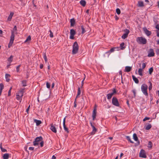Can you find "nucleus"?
Listing matches in <instances>:
<instances>
[{"label":"nucleus","instance_id":"f257e3e1","mask_svg":"<svg viewBox=\"0 0 159 159\" xmlns=\"http://www.w3.org/2000/svg\"><path fill=\"white\" fill-rule=\"evenodd\" d=\"M17 31V27L16 25L14 26L13 30H11V34L10 37V40L8 44V47L10 48L12 45L13 43L15 37V33H17L16 32Z\"/></svg>","mask_w":159,"mask_h":159},{"label":"nucleus","instance_id":"f03ea898","mask_svg":"<svg viewBox=\"0 0 159 159\" xmlns=\"http://www.w3.org/2000/svg\"><path fill=\"white\" fill-rule=\"evenodd\" d=\"M79 46L76 42H75L73 45V50L72 51V53L73 54L77 53L78 51Z\"/></svg>","mask_w":159,"mask_h":159},{"label":"nucleus","instance_id":"7ed1b4c3","mask_svg":"<svg viewBox=\"0 0 159 159\" xmlns=\"http://www.w3.org/2000/svg\"><path fill=\"white\" fill-rule=\"evenodd\" d=\"M141 91L143 93V94L145 96H148V93L147 92V89H148V86L147 85L145 84H143L141 87Z\"/></svg>","mask_w":159,"mask_h":159},{"label":"nucleus","instance_id":"20e7f679","mask_svg":"<svg viewBox=\"0 0 159 159\" xmlns=\"http://www.w3.org/2000/svg\"><path fill=\"white\" fill-rule=\"evenodd\" d=\"M136 41L140 44H145L147 43L146 39L143 37H139L137 38Z\"/></svg>","mask_w":159,"mask_h":159},{"label":"nucleus","instance_id":"39448f33","mask_svg":"<svg viewBox=\"0 0 159 159\" xmlns=\"http://www.w3.org/2000/svg\"><path fill=\"white\" fill-rule=\"evenodd\" d=\"M35 140L33 142V145L34 146L38 145L39 144V142L40 141H42L43 140V138L41 136L37 137L35 139Z\"/></svg>","mask_w":159,"mask_h":159},{"label":"nucleus","instance_id":"423d86ee","mask_svg":"<svg viewBox=\"0 0 159 159\" xmlns=\"http://www.w3.org/2000/svg\"><path fill=\"white\" fill-rule=\"evenodd\" d=\"M112 103L113 105L117 107H119L120 106V104L118 100L116 97H114L112 98Z\"/></svg>","mask_w":159,"mask_h":159},{"label":"nucleus","instance_id":"0eeeda50","mask_svg":"<svg viewBox=\"0 0 159 159\" xmlns=\"http://www.w3.org/2000/svg\"><path fill=\"white\" fill-rule=\"evenodd\" d=\"M124 32H125L123 35L121 36V38L124 39H125L128 37V34L129 32V31L127 29H125L124 30Z\"/></svg>","mask_w":159,"mask_h":159},{"label":"nucleus","instance_id":"6e6552de","mask_svg":"<svg viewBox=\"0 0 159 159\" xmlns=\"http://www.w3.org/2000/svg\"><path fill=\"white\" fill-rule=\"evenodd\" d=\"M139 156L140 157L145 158L147 157L145 151L143 149L141 150L139 153Z\"/></svg>","mask_w":159,"mask_h":159},{"label":"nucleus","instance_id":"1a4fd4ad","mask_svg":"<svg viewBox=\"0 0 159 159\" xmlns=\"http://www.w3.org/2000/svg\"><path fill=\"white\" fill-rule=\"evenodd\" d=\"M143 30L145 34L148 36H149L151 34V32L150 31L148 30L146 27H144L143 28Z\"/></svg>","mask_w":159,"mask_h":159},{"label":"nucleus","instance_id":"9d476101","mask_svg":"<svg viewBox=\"0 0 159 159\" xmlns=\"http://www.w3.org/2000/svg\"><path fill=\"white\" fill-rule=\"evenodd\" d=\"M154 54L153 50L152 48L150 49L148 52V57H152L154 56Z\"/></svg>","mask_w":159,"mask_h":159},{"label":"nucleus","instance_id":"9b49d317","mask_svg":"<svg viewBox=\"0 0 159 159\" xmlns=\"http://www.w3.org/2000/svg\"><path fill=\"white\" fill-rule=\"evenodd\" d=\"M63 126L64 130L67 133H68L69 132V131L68 130V128L66 126V118H64L63 119Z\"/></svg>","mask_w":159,"mask_h":159},{"label":"nucleus","instance_id":"f8f14e48","mask_svg":"<svg viewBox=\"0 0 159 159\" xmlns=\"http://www.w3.org/2000/svg\"><path fill=\"white\" fill-rule=\"evenodd\" d=\"M133 138L134 140L136 141L137 142V144L138 145H139L140 144V142L138 140V138L137 136V134H136L134 133L133 135Z\"/></svg>","mask_w":159,"mask_h":159},{"label":"nucleus","instance_id":"ddd939ff","mask_svg":"<svg viewBox=\"0 0 159 159\" xmlns=\"http://www.w3.org/2000/svg\"><path fill=\"white\" fill-rule=\"evenodd\" d=\"M96 107H94L93 109L92 114L93 120L95 119V118L96 117Z\"/></svg>","mask_w":159,"mask_h":159},{"label":"nucleus","instance_id":"4468645a","mask_svg":"<svg viewBox=\"0 0 159 159\" xmlns=\"http://www.w3.org/2000/svg\"><path fill=\"white\" fill-rule=\"evenodd\" d=\"M50 129L53 132L55 133H56L57 132V130L56 129V127L54 126V125H53L52 124L51 125Z\"/></svg>","mask_w":159,"mask_h":159},{"label":"nucleus","instance_id":"2eb2a0df","mask_svg":"<svg viewBox=\"0 0 159 159\" xmlns=\"http://www.w3.org/2000/svg\"><path fill=\"white\" fill-rule=\"evenodd\" d=\"M23 96V94L22 93H21V94H20V95L19 94H16V98L17 100H20V102H21V98Z\"/></svg>","mask_w":159,"mask_h":159},{"label":"nucleus","instance_id":"dca6fc26","mask_svg":"<svg viewBox=\"0 0 159 159\" xmlns=\"http://www.w3.org/2000/svg\"><path fill=\"white\" fill-rule=\"evenodd\" d=\"M75 20L74 18L71 19L70 20V26H74L75 24Z\"/></svg>","mask_w":159,"mask_h":159},{"label":"nucleus","instance_id":"f3484780","mask_svg":"<svg viewBox=\"0 0 159 159\" xmlns=\"http://www.w3.org/2000/svg\"><path fill=\"white\" fill-rule=\"evenodd\" d=\"M132 78H133V80L136 83L138 84L139 83V80L137 78H136L135 76L132 75Z\"/></svg>","mask_w":159,"mask_h":159},{"label":"nucleus","instance_id":"a211bd4d","mask_svg":"<svg viewBox=\"0 0 159 159\" xmlns=\"http://www.w3.org/2000/svg\"><path fill=\"white\" fill-rule=\"evenodd\" d=\"M155 28L157 29L156 30L157 36V37H159V24L157 25Z\"/></svg>","mask_w":159,"mask_h":159},{"label":"nucleus","instance_id":"6ab92c4d","mask_svg":"<svg viewBox=\"0 0 159 159\" xmlns=\"http://www.w3.org/2000/svg\"><path fill=\"white\" fill-rule=\"evenodd\" d=\"M132 69V67L130 66H126L125 67V71L129 72L131 71Z\"/></svg>","mask_w":159,"mask_h":159},{"label":"nucleus","instance_id":"aec40b11","mask_svg":"<svg viewBox=\"0 0 159 159\" xmlns=\"http://www.w3.org/2000/svg\"><path fill=\"white\" fill-rule=\"evenodd\" d=\"M9 157V154L8 153H5L2 156L3 159H8Z\"/></svg>","mask_w":159,"mask_h":159},{"label":"nucleus","instance_id":"412c9836","mask_svg":"<svg viewBox=\"0 0 159 159\" xmlns=\"http://www.w3.org/2000/svg\"><path fill=\"white\" fill-rule=\"evenodd\" d=\"M34 122L36 123V125L37 126L40 125L42 123L41 121L40 120H37L36 119L34 120Z\"/></svg>","mask_w":159,"mask_h":159},{"label":"nucleus","instance_id":"4be33fe9","mask_svg":"<svg viewBox=\"0 0 159 159\" xmlns=\"http://www.w3.org/2000/svg\"><path fill=\"white\" fill-rule=\"evenodd\" d=\"M14 14V13L13 12H11L10 14L9 15V16L8 17L7 20L9 21H10L11 20V19L12 18V17Z\"/></svg>","mask_w":159,"mask_h":159},{"label":"nucleus","instance_id":"5701e85b","mask_svg":"<svg viewBox=\"0 0 159 159\" xmlns=\"http://www.w3.org/2000/svg\"><path fill=\"white\" fill-rule=\"evenodd\" d=\"M145 129L146 130L149 129L151 127L152 125L151 124H148L145 126Z\"/></svg>","mask_w":159,"mask_h":159},{"label":"nucleus","instance_id":"b1692460","mask_svg":"<svg viewBox=\"0 0 159 159\" xmlns=\"http://www.w3.org/2000/svg\"><path fill=\"white\" fill-rule=\"evenodd\" d=\"M80 4L83 7L85 6L86 2L84 0H81L80 1Z\"/></svg>","mask_w":159,"mask_h":159},{"label":"nucleus","instance_id":"393cba45","mask_svg":"<svg viewBox=\"0 0 159 159\" xmlns=\"http://www.w3.org/2000/svg\"><path fill=\"white\" fill-rule=\"evenodd\" d=\"M138 5L139 7H143L144 6L143 2L142 1H139Z\"/></svg>","mask_w":159,"mask_h":159},{"label":"nucleus","instance_id":"a878e982","mask_svg":"<svg viewBox=\"0 0 159 159\" xmlns=\"http://www.w3.org/2000/svg\"><path fill=\"white\" fill-rule=\"evenodd\" d=\"M10 75L7 74H6L5 75V78L6 79V80L7 82H8L10 80L9 77H10Z\"/></svg>","mask_w":159,"mask_h":159},{"label":"nucleus","instance_id":"bb28decb","mask_svg":"<svg viewBox=\"0 0 159 159\" xmlns=\"http://www.w3.org/2000/svg\"><path fill=\"white\" fill-rule=\"evenodd\" d=\"M70 35H75L76 34V32L75 31V30L73 29H71L70 30Z\"/></svg>","mask_w":159,"mask_h":159},{"label":"nucleus","instance_id":"cd10ccee","mask_svg":"<svg viewBox=\"0 0 159 159\" xmlns=\"http://www.w3.org/2000/svg\"><path fill=\"white\" fill-rule=\"evenodd\" d=\"M92 128L93 129V131L91 133L93 134H95V133L97 131V129L95 128L94 126H92Z\"/></svg>","mask_w":159,"mask_h":159},{"label":"nucleus","instance_id":"c85d7f7f","mask_svg":"<svg viewBox=\"0 0 159 159\" xmlns=\"http://www.w3.org/2000/svg\"><path fill=\"white\" fill-rule=\"evenodd\" d=\"M124 45H125V43L123 42L122 43L120 44V45L121 49L123 50L125 48V47H124Z\"/></svg>","mask_w":159,"mask_h":159},{"label":"nucleus","instance_id":"c756f323","mask_svg":"<svg viewBox=\"0 0 159 159\" xmlns=\"http://www.w3.org/2000/svg\"><path fill=\"white\" fill-rule=\"evenodd\" d=\"M113 95V93H110L108 94L107 95V98L108 99H110Z\"/></svg>","mask_w":159,"mask_h":159},{"label":"nucleus","instance_id":"7c9ffc66","mask_svg":"<svg viewBox=\"0 0 159 159\" xmlns=\"http://www.w3.org/2000/svg\"><path fill=\"white\" fill-rule=\"evenodd\" d=\"M142 69L141 68H140L138 70V73L139 75L140 76H142L143 75V74L142 73Z\"/></svg>","mask_w":159,"mask_h":159},{"label":"nucleus","instance_id":"2f4dec72","mask_svg":"<svg viewBox=\"0 0 159 159\" xmlns=\"http://www.w3.org/2000/svg\"><path fill=\"white\" fill-rule=\"evenodd\" d=\"M126 139L128 140L131 143H134V142L131 140V138L129 136H126Z\"/></svg>","mask_w":159,"mask_h":159},{"label":"nucleus","instance_id":"473e14b6","mask_svg":"<svg viewBox=\"0 0 159 159\" xmlns=\"http://www.w3.org/2000/svg\"><path fill=\"white\" fill-rule=\"evenodd\" d=\"M152 142L151 141H149L148 142V147L149 148H152Z\"/></svg>","mask_w":159,"mask_h":159},{"label":"nucleus","instance_id":"72a5a7b5","mask_svg":"<svg viewBox=\"0 0 159 159\" xmlns=\"http://www.w3.org/2000/svg\"><path fill=\"white\" fill-rule=\"evenodd\" d=\"M13 56L11 55L10 56V57L8 58V61L10 63L12 61V59L13 58Z\"/></svg>","mask_w":159,"mask_h":159},{"label":"nucleus","instance_id":"f704fd0d","mask_svg":"<svg viewBox=\"0 0 159 159\" xmlns=\"http://www.w3.org/2000/svg\"><path fill=\"white\" fill-rule=\"evenodd\" d=\"M22 84L23 86H26V81L24 80L22 81Z\"/></svg>","mask_w":159,"mask_h":159},{"label":"nucleus","instance_id":"c9c22d12","mask_svg":"<svg viewBox=\"0 0 159 159\" xmlns=\"http://www.w3.org/2000/svg\"><path fill=\"white\" fill-rule=\"evenodd\" d=\"M43 58L44 59L45 62H46L47 61L48 59L45 53H44L43 54Z\"/></svg>","mask_w":159,"mask_h":159},{"label":"nucleus","instance_id":"e433bc0d","mask_svg":"<svg viewBox=\"0 0 159 159\" xmlns=\"http://www.w3.org/2000/svg\"><path fill=\"white\" fill-rule=\"evenodd\" d=\"M81 28L82 29V32L81 33L82 34H84L85 32V29L83 26H81Z\"/></svg>","mask_w":159,"mask_h":159},{"label":"nucleus","instance_id":"4c0bfd02","mask_svg":"<svg viewBox=\"0 0 159 159\" xmlns=\"http://www.w3.org/2000/svg\"><path fill=\"white\" fill-rule=\"evenodd\" d=\"M153 71V67H151L149 70V72L150 74H151Z\"/></svg>","mask_w":159,"mask_h":159},{"label":"nucleus","instance_id":"58836bf2","mask_svg":"<svg viewBox=\"0 0 159 159\" xmlns=\"http://www.w3.org/2000/svg\"><path fill=\"white\" fill-rule=\"evenodd\" d=\"M116 11L118 15H119L120 13V11L119 8H117L116 10Z\"/></svg>","mask_w":159,"mask_h":159},{"label":"nucleus","instance_id":"ea45409f","mask_svg":"<svg viewBox=\"0 0 159 159\" xmlns=\"http://www.w3.org/2000/svg\"><path fill=\"white\" fill-rule=\"evenodd\" d=\"M80 93H81V92H80V88H79L78 89L77 95L76 98H77L78 96H79L80 95Z\"/></svg>","mask_w":159,"mask_h":159},{"label":"nucleus","instance_id":"a19ab883","mask_svg":"<svg viewBox=\"0 0 159 159\" xmlns=\"http://www.w3.org/2000/svg\"><path fill=\"white\" fill-rule=\"evenodd\" d=\"M4 88V85L2 84H0V90H2Z\"/></svg>","mask_w":159,"mask_h":159},{"label":"nucleus","instance_id":"79ce46f5","mask_svg":"<svg viewBox=\"0 0 159 159\" xmlns=\"http://www.w3.org/2000/svg\"><path fill=\"white\" fill-rule=\"evenodd\" d=\"M0 148H1V150L2 152H5L7 151V150L4 148H3L2 147L1 145V146H0Z\"/></svg>","mask_w":159,"mask_h":159},{"label":"nucleus","instance_id":"37998d69","mask_svg":"<svg viewBox=\"0 0 159 159\" xmlns=\"http://www.w3.org/2000/svg\"><path fill=\"white\" fill-rule=\"evenodd\" d=\"M50 84L48 83V82H47L46 83V86L49 89L50 88Z\"/></svg>","mask_w":159,"mask_h":159},{"label":"nucleus","instance_id":"c03bdc74","mask_svg":"<svg viewBox=\"0 0 159 159\" xmlns=\"http://www.w3.org/2000/svg\"><path fill=\"white\" fill-rule=\"evenodd\" d=\"M31 40V37L30 36H28L27 38L26 39V40L25 41V42H27L28 41H30Z\"/></svg>","mask_w":159,"mask_h":159},{"label":"nucleus","instance_id":"a18cd8bd","mask_svg":"<svg viewBox=\"0 0 159 159\" xmlns=\"http://www.w3.org/2000/svg\"><path fill=\"white\" fill-rule=\"evenodd\" d=\"M116 93V89H115L114 88L113 89V92L111 93H113V95L114 94Z\"/></svg>","mask_w":159,"mask_h":159},{"label":"nucleus","instance_id":"49530a36","mask_svg":"<svg viewBox=\"0 0 159 159\" xmlns=\"http://www.w3.org/2000/svg\"><path fill=\"white\" fill-rule=\"evenodd\" d=\"M115 48H111L109 51V52H113L114 51V49H115Z\"/></svg>","mask_w":159,"mask_h":159},{"label":"nucleus","instance_id":"de8ad7c7","mask_svg":"<svg viewBox=\"0 0 159 159\" xmlns=\"http://www.w3.org/2000/svg\"><path fill=\"white\" fill-rule=\"evenodd\" d=\"M152 84L151 82H150V85L149 86V88H148L149 90H150L152 89Z\"/></svg>","mask_w":159,"mask_h":159},{"label":"nucleus","instance_id":"09e8293b","mask_svg":"<svg viewBox=\"0 0 159 159\" xmlns=\"http://www.w3.org/2000/svg\"><path fill=\"white\" fill-rule=\"evenodd\" d=\"M146 65L145 63H143L142 64V69H143L145 68L146 67Z\"/></svg>","mask_w":159,"mask_h":159},{"label":"nucleus","instance_id":"8fccbe9b","mask_svg":"<svg viewBox=\"0 0 159 159\" xmlns=\"http://www.w3.org/2000/svg\"><path fill=\"white\" fill-rule=\"evenodd\" d=\"M50 36L51 38H52L53 37V34L52 32L51 31V30H50Z\"/></svg>","mask_w":159,"mask_h":159},{"label":"nucleus","instance_id":"3c124183","mask_svg":"<svg viewBox=\"0 0 159 159\" xmlns=\"http://www.w3.org/2000/svg\"><path fill=\"white\" fill-rule=\"evenodd\" d=\"M12 89V87H11L8 92V96H10L11 95V90Z\"/></svg>","mask_w":159,"mask_h":159},{"label":"nucleus","instance_id":"603ef678","mask_svg":"<svg viewBox=\"0 0 159 159\" xmlns=\"http://www.w3.org/2000/svg\"><path fill=\"white\" fill-rule=\"evenodd\" d=\"M20 65H19L17 66L16 67V71L17 72H18L19 71V68L20 66Z\"/></svg>","mask_w":159,"mask_h":159},{"label":"nucleus","instance_id":"864d4df0","mask_svg":"<svg viewBox=\"0 0 159 159\" xmlns=\"http://www.w3.org/2000/svg\"><path fill=\"white\" fill-rule=\"evenodd\" d=\"M44 142L43 141H42L40 143V145L41 147H43V146Z\"/></svg>","mask_w":159,"mask_h":159},{"label":"nucleus","instance_id":"5fc2aeb1","mask_svg":"<svg viewBox=\"0 0 159 159\" xmlns=\"http://www.w3.org/2000/svg\"><path fill=\"white\" fill-rule=\"evenodd\" d=\"M24 89H21L20 92V94H21V93L23 94V93L24 92Z\"/></svg>","mask_w":159,"mask_h":159},{"label":"nucleus","instance_id":"6e6d98bb","mask_svg":"<svg viewBox=\"0 0 159 159\" xmlns=\"http://www.w3.org/2000/svg\"><path fill=\"white\" fill-rule=\"evenodd\" d=\"M150 119V118L148 117H145L143 120V121H144L146 120H149Z\"/></svg>","mask_w":159,"mask_h":159},{"label":"nucleus","instance_id":"4d7b16f0","mask_svg":"<svg viewBox=\"0 0 159 159\" xmlns=\"http://www.w3.org/2000/svg\"><path fill=\"white\" fill-rule=\"evenodd\" d=\"M132 92L133 93L134 97L136 96V91L135 90H132Z\"/></svg>","mask_w":159,"mask_h":159},{"label":"nucleus","instance_id":"13d9d810","mask_svg":"<svg viewBox=\"0 0 159 159\" xmlns=\"http://www.w3.org/2000/svg\"><path fill=\"white\" fill-rule=\"evenodd\" d=\"M74 35H70V38L71 39H74Z\"/></svg>","mask_w":159,"mask_h":159},{"label":"nucleus","instance_id":"bf43d9fd","mask_svg":"<svg viewBox=\"0 0 159 159\" xmlns=\"http://www.w3.org/2000/svg\"><path fill=\"white\" fill-rule=\"evenodd\" d=\"M30 105H29V107H28L27 108L26 110V112L28 113V111H29V109H30Z\"/></svg>","mask_w":159,"mask_h":159},{"label":"nucleus","instance_id":"052dcab7","mask_svg":"<svg viewBox=\"0 0 159 159\" xmlns=\"http://www.w3.org/2000/svg\"><path fill=\"white\" fill-rule=\"evenodd\" d=\"M29 149L31 150H33L34 149V147H30L29 148Z\"/></svg>","mask_w":159,"mask_h":159},{"label":"nucleus","instance_id":"680f3d73","mask_svg":"<svg viewBox=\"0 0 159 159\" xmlns=\"http://www.w3.org/2000/svg\"><path fill=\"white\" fill-rule=\"evenodd\" d=\"M85 76L84 78V79L82 81V82H81V87H82L83 86V84H84V79H85Z\"/></svg>","mask_w":159,"mask_h":159},{"label":"nucleus","instance_id":"e2e57ef3","mask_svg":"<svg viewBox=\"0 0 159 159\" xmlns=\"http://www.w3.org/2000/svg\"><path fill=\"white\" fill-rule=\"evenodd\" d=\"M119 74L120 75H121V79L122 80L123 78H122V72L121 71H120V72H119Z\"/></svg>","mask_w":159,"mask_h":159},{"label":"nucleus","instance_id":"0e129e2a","mask_svg":"<svg viewBox=\"0 0 159 159\" xmlns=\"http://www.w3.org/2000/svg\"><path fill=\"white\" fill-rule=\"evenodd\" d=\"M43 64H41L40 66V69H42L43 68Z\"/></svg>","mask_w":159,"mask_h":159},{"label":"nucleus","instance_id":"69168bd1","mask_svg":"<svg viewBox=\"0 0 159 159\" xmlns=\"http://www.w3.org/2000/svg\"><path fill=\"white\" fill-rule=\"evenodd\" d=\"M156 52L157 54H159V49H157L156 50Z\"/></svg>","mask_w":159,"mask_h":159},{"label":"nucleus","instance_id":"338daca9","mask_svg":"<svg viewBox=\"0 0 159 159\" xmlns=\"http://www.w3.org/2000/svg\"><path fill=\"white\" fill-rule=\"evenodd\" d=\"M54 83H52V88H54Z\"/></svg>","mask_w":159,"mask_h":159},{"label":"nucleus","instance_id":"774afa93","mask_svg":"<svg viewBox=\"0 0 159 159\" xmlns=\"http://www.w3.org/2000/svg\"><path fill=\"white\" fill-rule=\"evenodd\" d=\"M56 157L54 155H53L52 156V159H56Z\"/></svg>","mask_w":159,"mask_h":159}]
</instances>
